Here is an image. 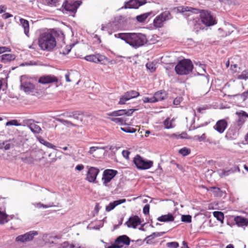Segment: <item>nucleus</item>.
<instances>
[{
  "label": "nucleus",
  "mask_w": 248,
  "mask_h": 248,
  "mask_svg": "<svg viewBox=\"0 0 248 248\" xmlns=\"http://www.w3.org/2000/svg\"><path fill=\"white\" fill-rule=\"evenodd\" d=\"M116 38H120L135 48H137L146 43L147 38L140 33H120L115 34Z\"/></svg>",
  "instance_id": "obj_1"
},
{
  "label": "nucleus",
  "mask_w": 248,
  "mask_h": 248,
  "mask_svg": "<svg viewBox=\"0 0 248 248\" xmlns=\"http://www.w3.org/2000/svg\"><path fill=\"white\" fill-rule=\"evenodd\" d=\"M136 109H119L108 112L106 114L109 116L107 119L115 124L121 125H127V117L131 116Z\"/></svg>",
  "instance_id": "obj_2"
},
{
  "label": "nucleus",
  "mask_w": 248,
  "mask_h": 248,
  "mask_svg": "<svg viewBox=\"0 0 248 248\" xmlns=\"http://www.w3.org/2000/svg\"><path fill=\"white\" fill-rule=\"evenodd\" d=\"M56 45V39L51 32L46 31L40 34L38 38V45L42 50L51 51Z\"/></svg>",
  "instance_id": "obj_3"
},
{
  "label": "nucleus",
  "mask_w": 248,
  "mask_h": 248,
  "mask_svg": "<svg viewBox=\"0 0 248 248\" xmlns=\"http://www.w3.org/2000/svg\"><path fill=\"white\" fill-rule=\"evenodd\" d=\"M193 65L191 61L188 59H184L179 62L175 66L176 73L180 75L189 74L192 70Z\"/></svg>",
  "instance_id": "obj_4"
},
{
  "label": "nucleus",
  "mask_w": 248,
  "mask_h": 248,
  "mask_svg": "<svg viewBox=\"0 0 248 248\" xmlns=\"http://www.w3.org/2000/svg\"><path fill=\"white\" fill-rule=\"evenodd\" d=\"M81 3L82 2L80 0H66L62 5L63 8V13L74 16L78 8Z\"/></svg>",
  "instance_id": "obj_5"
},
{
  "label": "nucleus",
  "mask_w": 248,
  "mask_h": 248,
  "mask_svg": "<svg viewBox=\"0 0 248 248\" xmlns=\"http://www.w3.org/2000/svg\"><path fill=\"white\" fill-rule=\"evenodd\" d=\"M172 17L170 11H164L156 16L154 19L153 21L154 26L156 28H161L165 22L170 20Z\"/></svg>",
  "instance_id": "obj_6"
},
{
  "label": "nucleus",
  "mask_w": 248,
  "mask_h": 248,
  "mask_svg": "<svg viewBox=\"0 0 248 248\" xmlns=\"http://www.w3.org/2000/svg\"><path fill=\"white\" fill-rule=\"evenodd\" d=\"M130 239L126 235H123L118 236L115 240V243L111 245H108L106 243L105 248H122L124 245L128 246L130 244Z\"/></svg>",
  "instance_id": "obj_7"
},
{
  "label": "nucleus",
  "mask_w": 248,
  "mask_h": 248,
  "mask_svg": "<svg viewBox=\"0 0 248 248\" xmlns=\"http://www.w3.org/2000/svg\"><path fill=\"white\" fill-rule=\"evenodd\" d=\"M133 162L138 169L147 170L153 166V162L150 160H145L140 155H136L134 158Z\"/></svg>",
  "instance_id": "obj_8"
},
{
  "label": "nucleus",
  "mask_w": 248,
  "mask_h": 248,
  "mask_svg": "<svg viewBox=\"0 0 248 248\" xmlns=\"http://www.w3.org/2000/svg\"><path fill=\"white\" fill-rule=\"evenodd\" d=\"M20 83L21 89L25 93H29L33 92L34 85L26 76H22L21 77Z\"/></svg>",
  "instance_id": "obj_9"
},
{
  "label": "nucleus",
  "mask_w": 248,
  "mask_h": 248,
  "mask_svg": "<svg viewBox=\"0 0 248 248\" xmlns=\"http://www.w3.org/2000/svg\"><path fill=\"white\" fill-rule=\"evenodd\" d=\"M200 17L202 23L207 26H212L217 23L215 19L208 11H202L200 14Z\"/></svg>",
  "instance_id": "obj_10"
},
{
  "label": "nucleus",
  "mask_w": 248,
  "mask_h": 248,
  "mask_svg": "<svg viewBox=\"0 0 248 248\" xmlns=\"http://www.w3.org/2000/svg\"><path fill=\"white\" fill-rule=\"evenodd\" d=\"M37 231H30L24 234L20 235L16 238V241L18 242L25 243L33 240L34 237L38 235Z\"/></svg>",
  "instance_id": "obj_11"
},
{
  "label": "nucleus",
  "mask_w": 248,
  "mask_h": 248,
  "mask_svg": "<svg viewBox=\"0 0 248 248\" xmlns=\"http://www.w3.org/2000/svg\"><path fill=\"white\" fill-rule=\"evenodd\" d=\"M139 95V93L134 90L126 92L120 97L119 101L118 102V104H125L126 101H129L132 98H136Z\"/></svg>",
  "instance_id": "obj_12"
},
{
  "label": "nucleus",
  "mask_w": 248,
  "mask_h": 248,
  "mask_svg": "<svg viewBox=\"0 0 248 248\" xmlns=\"http://www.w3.org/2000/svg\"><path fill=\"white\" fill-rule=\"evenodd\" d=\"M87 168L88 171L86 174V180L90 183H94L100 172L99 169L96 167L90 166H87Z\"/></svg>",
  "instance_id": "obj_13"
},
{
  "label": "nucleus",
  "mask_w": 248,
  "mask_h": 248,
  "mask_svg": "<svg viewBox=\"0 0 248 248\" xmlns=\"http://www.w3.org/2000/svg\"><path fill=\"white\" fill-rule=\"evenodd\" d=\"M118 171L116 170L107 169L104 171L102 178L103 183L107 186L110 181L116 175Z\"/></svg>",
  "instance_id": "obj_14"
},
{
  "label": "nucleus",
  "mask_w": 248,
  "mask_h": 248,
  "mask_svg": "<svg viewBox=\"0 0 248 248\" xmlns=\"http://www.w3.org/2000/svg\"><path fill=\"white\" fill-rule=\"evenodd\" d=\"M146 2V0H130L128 1L125 2L124 5L122 8L137 9Z\"/></svg>",
  "instance_id": "obj_15"
},
{
  "label": "nucleus",
  "mask_w": 248,
  "mask_h": 248,
  "mask_svg": "<svg viewBox=\"0 0 248 248\" xmlns=\"http://www.w3.org/2000/svg\"><path fill=\"white\" fill-rule=\"evenodd\" d=\"M38 82L42 84L57 83L58 78L53 75H46L40 77Z\"/></svg>",
  "instance_id": "obj_16"
},
{
  "label": "nucleus",
  "mask_w": 248,
  "mask_h": 248,
  "mask_svg": "<svg viewBox=\"0 0 248 248\" xmlns=\"http://www.w3.org/2000/svg\"><path fill=\"white\" fill-rule=\"evenodd\" d=\"M125 17L122 16H119L114 18L111 26H115V29L119 30L125 26Z\"/></svg>",
  "instance_id": "obj_17"
},
{
  "label": "nucleus",
  "mask_w": 248,
  "mask_h": 248,
  "mask_svg": "<svg viewBox=\"0 0 248 248\" xmlns=\"http://www.w3.org/2000/svg\"><path fill=\"white\" fill-rule=\"evenodd\" d=\"M140 223L141 221L140 217L137 216H134L130 217L128 220L125 222V224L128 228H133L135 229Z\"/></svg>",
  "instance_id": "obj_18"
},
{
  "label": "nucleus",
  "mask_w": 248,
  "mask_h": 248,
  "mask_svg": "<svg viewBox=\"0 0 248 248\" xmlns=\"http://www.w3.org/2000/svg\"><path fill=\"white\" fill-rule=\"evenodd\" d=\"M227 126L228 123L227 121L225 119H221L217 121L214 128L218 133L221 134L224 132Z\"/></svg>",
  "instance_id": "obj_19"
},
{
  "label": "nucleus",
  "mask_w": 248,
  "mask_h": 248,
  "mask_svg": "<svg viewBox=\"0 0 248 248\" xmlns=\"http://www.w3.org/2000/svg\"><path fill=\"white\" fill-rule=\"evenodd\" d=\"M234 221L236 225L239 227L244 229L248 226V217H245L242 216H236L234 218Z\"/></svg>",
  "instance_id": "obj_20"
},
{
  "label": "nucleus",
  "mask_w": 248,
  "mask_h": 248,
  "mask_svg": "<svg viewBox=\"0 0 248 248\" xmlns=\"http://www.w3.org/2000/svg\"><path fill=\"white\" fill-rule=\"evenodd\" d=\"M105 59V57L103 55L99 54H96L94 55H90L86 56L85 57V59L89 62H93L95 63H98L101 62Z\"/></svg>",
  "instance_id": "obj_21"
},
{
  "label": "nucleus",
  "mask_w": 248,
  "mask_h": 248,
  "mask_svg": "<svg viewBox=\"0 0 248 248\" xmlns=\"http://www.w3.org/2000/svg\"><path fill=\"white\" fill-rule=\"evenodd\" d=\"M236 113L238 117L236 124L237 125L241 126L245 123L246 119L248 117V114L244 111L236 112Z\"/></svg>",
  "instance_id": "obj_22"
},
{
  "label": "nucleus",
  "mask_w": 248,
  "mask_h": 248,
  "mask_svg": "<svg viewBox=\"0 0 248 248\" xmlns=\"http://www.w3.org/2000/svg\"><path fill=\"white\" fill-rule=\"evenodd\" d=\"M126 200L124 199H120L119 200L115 201L112 202H110L108 205L106 207V211L107 212H110L114 208L118 205L124 203Z\"/></svg>",
  "instance_id": "obj_23"
},
{
  "label": "nucleus",
  "mask_w": 248,
  "mask_h": 248,
  "mask_svg": "<svg viewBox=\"0 0 248 248\" xmlns=\"http://www.w3.org/2000/svg\"><path fill=\"white\" fill-rule=\"evenodd\" d=\"M0 61L2 63H7L14 61L16 56L12 54H5L0 56Z\"/></svg>",
  "instance_id": "obj_24"
},
{
  "label": "nucleus",
  "mask_w": 248,
  "mask_h": 248,
  "mask_svg": "<svg viewBox=\"0 0 248 248\" xmlns=\"http://www.w3.org/2000/svg\"><path fill=\"white\" fill-rule=\"evenodd\" d=\"M167 97V93L164 91H158L155 93L154 97L155 99V102L162 101L166 98Z\"/></svg>",
  "instance_id": "obj_25"
},
{
  "label": "nucleus",
  "mask_w": 248,
  "mask_h": 248,
  "mask_svg": "<svg viewBox=\"0 0 248 248\" xmlns=\"http://www.w3.org/2000/svg\"><path fill=\"white\" fill-rule=\"evenodd\" d=\"M21 159L23 162L27 164L33 163L35 161H39L40 160V157H37L35 156V157H34L32 156L31 155L29 156H22Z\"/></svg>",
  "instance_id": "obj_26"
},
{
  "label": "nucleus",
  "mask_w": 248,
  "mask_h": 248,
  "mask_svg": "<svg viewBox=\"0 0 248 248\" xmlns=\"http://www.w3.org/2000/svg\"><path fill=\"white\" fill-rule=\"evenodd\" d=\"M196 67L195 69L197 72V74L199 75H204L206 73L205 71V64H202L200 62L195 63Z\"/></svg>",
  "instance_id": "obj_27"
},
{
  "label": "nucleus",
  "mask_w": 248,
  "mask_h": 248,
  "mask_svg": "<svg viewBox=\"0 0 248 248\" xmlns=\"http://www.w3.org/2000/svg\"><path fill=\"white\" fill-rule=\"evenodd\" d=\"M157 219L160 222L172 221L174 220V217L171 214L169 213L158 217Z\"/></svg>",
  "instance_id": "obj_28"
},
{
  "label": "nucleus",
  "mask_w": 248,
  "mask_h": 248,
  "mask_svg": "<svg viewBox=\"0 0 248 248\" xmlns=\"http://www.w3.org/2000/svg\"><path fill=\"white\" fill-rule=\"evenodd\" d=\"M20 24L22 25V27L24 28V31L25 34L29 36V23L28 20L24 19L23 18L20 19Z\"/></svg>",
  "instance_id": "obj_29"
},
{
  "label": "nucleus",
  "mask_w": 248,
  "mask_h": 248,
  "mask_svg": "<svg viewBox=\"0 0 248 248\" xmlns=\"http://www.w3.org/2000/svg\"><path fill=\"white\" fill-rule=\"evenodd\" d=\"M165 232H155L146 237L145 240L147 244L151 243V240L155 237H160L163 235Z\"/></svg>",
  "instance_id": "obj_30"
},
{
  "label": "nucleus",
  "mask_w": 248,
  "mask_h": 248,
  "mask_svg": "<svg viewBox=\"0 0 248 248\" xmlns=\"http://www.w3.org/2000/svg\"><path fill=\"white\" fill-rule=\"evenodd\" d=\"M207 190L212 191L215 196L221 197L222 196V192L218 187L214 186L209 187Z\"/></svg>",
  "instance_id": "obj_31"
},
{
  "label": "nucleus",
  "mask_w": 248,
  "mask_h": 248,
  "mask_svg": "<svg viewBox=\"0 0 248 248\" xmlns=\"http://www.w3.org/2000/svg\"><path fill=\"white\" fill-rule=\"evenodd\" d=\"M8 216L6 214L5 211H2L1 208H0V224H4L8 222Z\"/></svg>",
  "instance_id": "obj_32"
},
{
  "label": "nucleus",
  "mask_w": 248,
  "mask_h": 248,
  "mask_svg": "<svg viewBox=\"0 0 248 248\" xmlns=\"http://www.w3.org/2000/svg\"><path fill=\"white\" fill-rule=\"evenodd\" d=\"M177 10L179 12L184 14L186 12L193 13L196 9L188 6H179L177 8Z\"/></svg>",
  "instance_id": "obj_33"
},
{
  "label": "nucleus",
  "mask_w": 248,
  "mask_h": 248,
  "mask_svg": "<svg viewBox=\"0 0 248 248\" xmlns=\"http://www.w3.org/2000/svg\"><path fill=\"white\" fill-rule=\"evenodd\" d=\"M78 112L77 111H74V112H66L65 113H63L61 115L64 116L65 117L67 118H74L75 119L78 120Z\"/></svg>",
  "instance_id": "obj_34"
},
{
  "label": "nucleus",
  "mask_w": 248,
  "mask_h": 248,
  "mask_svg": "<svg viewBox=\"0 0 248 248\" xmlns=\"http://www.w3.org/2000/svg\"><path fill=\"white\" fill-rule=\"evenodd\" d=\"M30 129L33 133L36 134H39L42 130L41 127L37 124H35L34 122L32 124V125H31Z\"/></svg>",
  "instance_id": "obj_35"
},
{
  "label": "nucleus",
  "mask_w": 248,
  "mask_h": 248,
  "mask_svg": "<svg viewBox=\"0 0 248 248\" xmlns=\"http://www.w3.org/2000/svg\"><path fill=\"white\" fill-rule=\"evenodd\" d=\"M213 215L214 217L217 219V220L222 222H223L224 219V214L223 213L219 211H215L213 212Z\"/></svg>",
  "instance_id": "obj_36"
},
{
  "label": "nucleus",
  "mask_w": 248,
  "mask_h": 248,
  "mask_svg": "<svg viewBox=\"0 0 248 248\" xmlns=\"http://www.w3.org/2000/svg\"><path fill=\"white\" fill-rule=\"evenodd\" d=\"M45 154L44 152H43L42 150H38L35 151L31 152V155L32 156L35 157V156H36L37 157H40V160L43 158L44 157V155Z\"/></svg>",
  "instance_id": "obj_37"
},
{
  "label": "nucleus",
  "mask_w": 248,
  "mask_h": 248,
  "mask_svg": "<svg viewBox=\"0 0 248 248\" xmlns=\"http://www.w3.org/2000/svg\"><path fill=\"white\" fill-rule=\"evenodd\" d=\"M149 15V13H144L137 16L136 19L140 22H143L145 21Z\"/></svg>",
  "instance_id": "obj_38"
},
{
  "label": "nucleus",
  "mask_w": 248,
  "mask_h": 248,
  "mask_svg": "<svg viewBox=\"0 0 248 248\" xmlns=\"http://www.w3.org/2000/svg\"><path fill=\"white\" fill-rule=\"evenodd\" d=\"M56 120L57 121L63 124H64L65 125H66L67 126H77L76 124H74L71 122H70L69 121H68V120H64V119H61V118H58V119H56Z\"/></svg>",
  "instance_id": "obj_39"
},
{
  "label": "nucleus",
  "mask_w": 248,
  "mask_h": 248,
  "mask_svg": "<svg viewBox=\"0 0 248 248\" xmlns=\"http://www.w3.org/2000/svg\"><path fill=\"white\" fill-rule=\"evenodd\" d=\"M121 130L124 132L128 133H134L136 131V129L135 128L129 126H127L126 127H121Z\"/></svg>",
  "instance_id": "obj_40"
},
{
  "label": "nucleus",
  "mask_w": 248,
  "mask_h": 248,
  "mask_svg": "<svg viewBox=\"0 0 248 248\" xmlns=\"http://www.w3.org/2000/svg\"><path fill=\"white\" fill-rule=\"evenodd\" d=\"M105 147H98V146H92L89 148V150L88 151L87 154L88 155H93L96 151L99 149L105 150Z\"/></svg>",
  "instance_id": "obj_41"
},
{
  "label": "nucleus",
  "mask_w": 248,
  "mask_h": 248,
  "mask_svg": "<svg viewBox=\"0 0 248 248\" xmlns=\"http://www.w3.org/2000/svg\"><path fill=\"white\" fill-rule=\"evenodd\" d=\"M35 207L38 208H47L49 207L54 206L53 203H49L48 204H44L41 203V202L36 203L34 204Z\"/></svg>",
  "instance_id": "obj_42"
},
{
  "label": "nucleus",
  "mask_w": 248,
  "mask_h": 248,
  "mask_svg": "<svg viewBox=\"0 0 248 248\" xmlns=\"http://www.w3.org/2000/svg\"><path fill=\"white\" fill-rule=\"evenodd\" d=\"M237 78L245 80L248 79V69L244 70L241 74L238 75Z\"/></svg>",
  "instance_id": "obj_43"
},
{
  "label": "nucleus",
  "mask_w": 248,
  "mask_h": 248,
  "mask_svg": "<svg viewBox=\"0 0 248 248\" xmlns=\"http://www.w3.org/2000/svg\"><path fill=\"white\" fill-rule=\"evenodd\" d=\"M179 153L183 156H186L190 154V149L186 147H183L179 150Z\"/></svg>",
  "instance_id": "obj_44"
},
{
  "label": "nucleus",
  "mask_w": 248,
  "mask_h": 248,
  "mask_svg": "<svg viewBox=\"0 0 248 248\" xmlns=\"http://www.w3.org/2000/svg\"><path fill=\"white\" fill-rule=\"evenodd\" d=\"M146 66L151 72H154L156 69L155 64L153 62H147L146 64Z\"/></svg>",
  "instance_id": "obj_45"
},
{
  "label": "nucleus",
  "mask_w": 248,
  "mask_h": 248,
  "mask_svg": "<svg viewBox=\"0 0 248 248\" xmlns=\"http://www.w3.org/2000/svg\"><path fill=\"white\" fill-rule=\"evenodd\" d=\"M34 122V120L32 119H25L21 123L22 125L23 126H27L29 127H31V125Z\"/></svg>",
  "instance_id": "obj_46"
},
{
  "label": "nucleus",
  "mask_w": 248,
  "mask_h": 248,
  "mask_svg": "<svg viewBox=\"0 0 248 248\" xmlns=\"http://www.w3.org/2000/svg\"><path fill=\"white\" fill-rule=\"evenodd\" d=\"M6 126L15 125V126H21V123H19L17 120H12L8 121L6 124Z\"/></svg>",
  "instance_id": "obj_47"
},
{
  "label": "nucleus",
  "mask_w": 248,
  "mask_h": 248,
  "mask_svg": "<svg viewBox=\"0 0 248 248\" xmlns=\"http://www.w3.org/2000/svg\"><path fill=\"white\" fill-rule=\"evenodd\" d=\"M164 125L165 128L167 129H170L173 127V126L172 124V121H170L169 118L164 121Z\"/></svg>",
  "instance_id": "obj_48"
},
{
  "label": "nucleus",
  "mask_w": 248,
  "mask_h": 248,
  "mask_svg": "<svg viewBox=\"0 0 248 248\" xmlns=\"http://www.w3.org/2000/svg\"><path fill=\"white\" fill-rule=\"evenodd\" d=\"M181 220L186 223H190L191 222V216L188 215H182L181 217Z\"/></svg>",
  "instance_id": "obj_49"
},
{
  "label": "nucleus",
  "mask_w": 248,
  "mask_h": 248,
  "mask_svg": "<svg viewBox=\"0 0 248 248\" xmlns=\"http://www.w3.org/2000/svg\"><path fill=\"white\" fill-rule=\"evenodd\" d=\"M57 34L59 36V39L62 43V44H60V45L61 46V47H62L63 45H65V42L64 41V35L62 31H59L57 32Z\"/></svg>",
  "instance_id": "obj_50"
},
{
  "label": "nucleus",
  "mask_w": 248,
  "mask_h": 248,
  "mask_svg": "<svg viewBox=\"0 0 248 248\" xmlns=\"http://www.w3.org/2000/svg\"><path fill=\"white\" fill-rule=\"evenodd\" d=\"M228 172L229 175L234 173L236 171H240L239 168L238 166H234L233 167L231 168L230 169L226 170Z\"/></svg>",
  "instance_id": "obj_51"
},
{
  "label": "nucleus",
  "mask_w": 248,
  "mask_h": 248,
  "mask_svg": "<svg viewBox=\"0 0 248 248\" xmlns=\"http://www.w3.org/2000/svg\"><path fill=\"white\" fill-rule=\"evenodd\" d=\"M46 4L50 6H54L56 5L58 0H44Z\"/></svg>",
  "instance_id": "obj_52"
},
{
  "label": "nucleus",
  "mask_w": 248,
  "mask_h": 248,
  "mask_svg": "<svg viewBox=\"0 0 248 248\" xmlns=\"http://www.w3.org/2000/svg\"><path fill=\"white\" fill-rule=\"evenodd\" d=\"M166 246L170 248H177L179 246V245L177 242H171L167 243Z\"/></svg>",
  "instance_id": "obj_53"
},
{
  "label": "nucleus",
  "mask_w": 248,
  "mask_h": 248,
  "mask_svg": "<svg viewBox=\"0 0 248 248\" xmlns=\"http://www.w3.org/2000/svg\"><path fill=\"white\" fill-rule=\"evenodd\" d=\"M76 246L72 244H70L68 242H64L60 248H75Z\"/></svg>",
  "instance_id": "obj_54"
},
{
  "label": "nucleus",
  "mask_w": 248,
  "mask_h": 248,
  "mask_svg": "<svg viewBox=\"0 0 248 248\" xmlns=\"http://www.w3.org/2000/svg\"><path fill=\"white\" fill-rule=\"evenodd\" d=\"M142 100L143 101L144 103H155V99L154 97V96L153 97H144L143 99H142Z\"/></svg>",
  "instance_id": "obj_55"
},
{
  "label": "nucleus",
  "mask_w": 248,
  "mask_h": 248,
  "mask_svg": "<svg viewBox=\"0 0 248 248\" xmlns=\"http://www.w3.org/2000/svg\"><path fill=\"white\" fill-rule=\"evenodd\" d=\"M206 138V136L205 134H203L202 136H200L199 135H196L194 136V139L198 140L199 141H202Z\"/></svg>",
  "instance_id": "obj_56"
},
{
  "label": "nucleus",
  "mask_w": 248,
  "mask_h": 248,
  "mask_svg": "<svg viewBox=\"0 0 248 248\" xmlns=\"http://www.w3.org/2000/svg\"><path fill=\"white\" fill-rule=\"evenodd\" d=\"M71 50V48L70 46H65V48L64 49L60 50V53H62L64 55H66L69 53V52Z\"/></svg>",
  "instance_id": "obj_57"
},
{
  "label": "nucleus",
  "mask_w": 248,
  "mask_h": 248,
  "mask_svg": "<svg viewBox=\"0 0 248 248\" xmlns=\"http://www.w3.org/2000/svg\"><path fill=\"white\" fill-rule=\"evenodd\" d=\"M237 95H240L241 97H242V98L243 99V100L244 101L247 98H248V90L246 92L243 93L242 94H238L234 95V96H236Z\"/></svg>",
  "instance_id": "obj_58"
},
{
  "label": "nucleus",
  "mask_w": 248,
  "mask_h": 248,
  "mask_svg": "<svg viewBox=\"0 0 248 248\" xmlns=\"http://www.w3.org/2000/svg\"><path fill=\"white\" fill-rule=\"evenodd\" d=\"M11 49L6 46H0V54L5 52H10Z\"/></svg>",
  "instance_id": "obj_59"
},
{
  "label": "nucleus",
  "mask_w": 248,
  "mask_h": 248,
  "mask_svg": "<svg viewBox=\"0 0 248 248\" xmlns=\"http://www.w3.org/2000/svg\"><path fill=\"white\" fill-rule=\"evenodd\" d=\"M150 205L149 204H146L143 209V213L147 215L149 213Z\"/></svg>",
  "instance_id": "obj_60"
},
{
  "label": "nucleus",
  "mask_w": 248,
  "mask_h": 248,
  "mask_svg": "<svg viewBox=\"0 0 248 248\" xmlns=\"http://www.w3.org/2000/svg\"><path fill=\"white\" fill-rule=\"evenodd\" d=\"M218 174L220 177L222 178L229 175L227 171L224 170H222L220 172H219Z\"/></svg>",
  "instance_id": "obj_61"
},
{
  "label": "nucleus",
  "mask_w": 248,
  "mask_h": 248,
  "mask_svg": "<svg viewBox=\"0 0 248 248\" xmlns=\"http://www.w3.org/2000/svg\"><path fill=\"white\" fill-rule=\"evenodd\" d=\"M45 146L48 148L56 150V146L48 141H46V142L45 144Z\"/></svg>",
  "instance_id": "obj_62"
},
{
  "label": "nucleus",
  "mask_w": 248,
  "mask_h": 248,
  "mask_svg": "<svg viewBox=\"0 0 248 248\" xmlns=\"http://www.w3.org/2000/svg\"><path fill=\"white\" fill-rule=\"evenodd\" d=\"M122 154L124 158L128 159L129 157L130 152L127 150H124L122 152Z\"/></svg>",
  "instance_id": "obj_63"
},
{
  "label": "nucleus",
  "mask_w": 248,
  "mask_h": 248,
  "mask_svg": "<svg viewBox=\"0 0 248 248\" xmlns=\"http://www.w3.org/2000/svg\"><path fill=\"white\" fill-rule=\"evenodd\" d=\"M84 168V166L83 165H82V164H79V165H78L76 167L75 170H78V171H81V170H83Z\"/></svg>",
  "instance_id": "obj_64"
}]
</instances>
